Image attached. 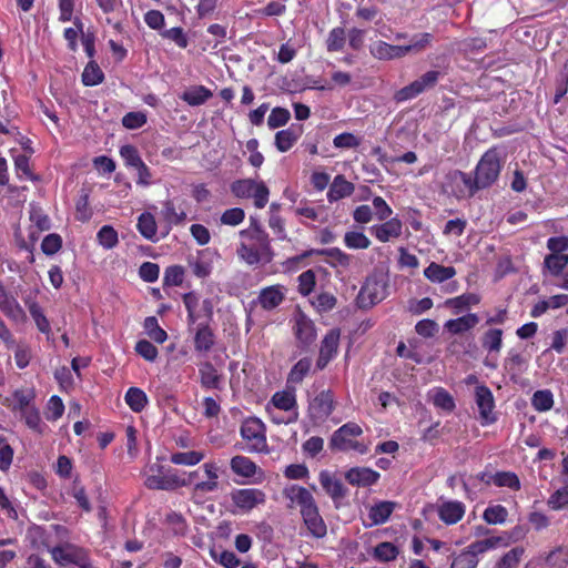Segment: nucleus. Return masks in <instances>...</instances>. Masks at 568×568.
Segmentation results:
<instances>
[{
    "instance_id": "1",
    "label": "nucleus",
    "mask_w": 568,
    "mask_h": 568,
    "mask_svg": "<svg viewBox=\"0 0 568 568\" xmlns=\"http://www.w3.org/2000/svg\"><path fill=\"white\" fill-rule=\"evenodd\" d=\"M241 242L236 248L237 256L248 265L268 264L274 252L268 234L256 223L240 232Z\"/></svg>"
},
{
    "instance_id": "2",
    "label": "nucleus",
    "mask_w": 568,
    "mask_h": 568,
    "mask_svg": "<svg viewBox=\"0 0 568 568\" xmlns=\"http://www.w3.org/2000/svg\"><path fill=\"white\" fill-rule=\"evenodd\" d=\"M508 539L503 536L489 537L483 540L471 542L467 548L458 554H453L450 568H477L478 555L499 546H507Z\"/></svg>"
},
{
    "instance_id": "3",
    "label": "nucleus",
    "mask_w": 568,
    "mask_h": 568,
    "mask_svg": "<svg viewBox=\"0 0 568 568\" xmlns=\"http://www.w3.org/2000/svg\"><path fill=\"white\" fill-rule=\"evenodd\" d=\"M430 33H420L414 36L409 44L393 45L384 41H376L371 45V53L379 60H392L405 57L408 53H418L423 51L432 41Z\"/></svg>"
},
{
    "instance_id": "4",
    "label": "nucleus",
    "mask_w": 568,
    "mask_h": 568,
    "mask_svg": "<svg viewBox=\"0 0 568 568\" xmlns=\"http://www.w3.org/2000/svg\"><path fill=\"white\" fill-rule=\"evenodd\" d=\"M51 558L60 567L73 565L79 568H95L91 561L89 550L70 542L69 539H60L52 550Z\"/></svg>"
},
{
    "instance_id": "5",
    "label": "nucleus",
    "mask_w": 568,
    "mask_h": 568,
    "mask_svg": "<svg viewBox=\"0 0 568 568\" xmlns=\"http://www.w3.org/2000/svg\"><path fill=\"white\" fill-rule=\"evenodd\" d=\"M28 538L33 548L47 550L52 555V550L60 539L70 538V531L62 525L33 526L28 530Z\"/></svg>"
},
{
    "instance_id": "6",
    "label": "nucleus",
    "mask_w": 568,
    "mask_h": 568,
    "mask_svg": "<svg viewBox=\"0 0 568 568\" xmlns=\"http://www.w3.org/2000/svg\"><path fill=\"white\" fill-rule=\"evenodd\" d=\"M501 160L497 149L486 151L475 168V181L479 190L491 186L497 180L501 171Z\"/></svg>"
},
{
    "instance_id": "7",
    "label": "nucleus",
    "mask_w": 568,
    "mask_h": 568,
    "mask_svg": "<svg viewBox=\"0 0 568 568\" xmlns=\"http://www.w3.org/2000/svg\"><path fill=\"white\" fill-rule=\"evenodd\" d=\"M231 192L240 199H253L257 209H263L268 202L270 191L263 181L253 179L236 180L231 184Z\"/></svg>"
},
{
    "instance_id": "8",
    "label": "nucleus",
    "mask_w": 568,
    "mask_h": 568,
    "mask_svg": "<svg viewBox=\"0 0 568 568\" xmlns=\"http://www.w3.org/2000/svg\"><path fill=\"white\" fill-rule=\"evenodd\" d=\"M446 187L458 200L473 197L479 187L470 174L460 170H452L445 178Z\"/></svg>"
},
{
    "instance_id": "9",
    "label": "nucleus",
    "mask_w": 568,
    "mask_h": 568,
    "mask_svg": "<svg viewBox=\"0 0 568 568\" xmlns=\"http://www.w3.org/2000/svg\"><path fill=\"white\" fill-rule=\"evenodd\" d=\"M294 500L297 501L301 508V515L310 535L316 539L325 537L327 527L314 504V499H292V501Z\"/></svg>"
},
{
    "instance_id": "10",
    "label": "nucleus",
    "mask_w": 568,
    "mask_h": 568,
    "mask_svg": "<svg viewBox=\"0 0 568 568\" xmlns=\"http://www.w3.org/2000/svg\"><path fill=\"white\" fill-rule=\"evenodd\" d=\"M265 425L256 417L245 419L241 425V436L250 452H264L267 448Z\"/></svg>"
},
{
    "instance_id": "11",
    "label": "nucleus",
    "mask_w": 568,
    "mask_h": 568,
    "mask_svg": "<svg viewBox=\"0 0 568 568\" xmlns=\"http://www.w3.org/2000/svg\"><path fill=\"white\" fill-rule=\"evenodd\" d=\"M151 474L145 478V486L151 489L173 490L181 487L179 475L172 469L165 470L163 466L154 464L150 467Z\"/></svg>"
},
{
    "instance_id": "12",
    "label": "nucleus",
    "mask_w": 568,
    "mask_h": 568,
    "mask_svg": "<svg viewBox=\"0 0 568 568\" xmlns=\"http://www.w3.org/2000/svg\"><path fill=\"white\" fill-rule=\"evenodd\" d=\"M440 77V72L436 70H430L419 77L417 80L413 81L410 84L398 90L394 99L397 102H404L410 100L424 91L432 89L436 85Z\"/></svg>"
},
{
    "instance_id": "13",
    "label": "nucleus",
    "mask_w": 568,
    "mask_h": 568,
    "mask_svg": "<svg viewBox=\"0 0 568 568\" xmlns=\"http://www.w3.org/2000/svg\"><path fill=\"white\" fill-rule=\"evenodd\" d=\"M386 297V284L376 278H367L362 286L357 301L361 307L368 308Z\"/></svg>"
},
{
    "instance_id": "14",
    "label": "nucleus",
    "mask_w": 568,
    "mask_h": 568,
    "mask_svg": "<svg viewBox=\"0 0 568 568\" xmlns=\"http://www.w3.org/2000/svg\"><path fill=\"white\" fill-rule=\"evenodd\" d=\"M334 409V396L329 390H323L308 405V414L313 420H325Z\"/></svg>"
},
{
    "instance_id": "15",
    "label": "nucleus",
    "mask_w": 568,
    "mask_h": 568,
    "mask_svg": "<svg viewBox=\"0 0 568 568\" xmlns=\"http://www.w3.org/2000/svg\"><path fill=\"white\" fill-rule=\"evenodd\" d=\"M475 397L481 424L487 425L494 423L496 416L493 412L495 403L491 390L485 385H479L476 387Z\"/></svg>"
},
{
    "instance_id": "16",
    "label": "nucleus",
    "mask_w": 568,
    "mask_h": 568,
    "mask_svg": "<svg viewBox=\"0 0 568 568\" xmlns=\"http://www.w3.org/2000/svg\"><path fill=\"white\" fill-rule=\"evenodd\" d=\"M339 343V331L331 329L324 337L320 348V355L316 362L318 369H323L337 354Z\"/></svg>"
},
{
    "instance_id": "17",
    "label": "nucleus",
    "mask_w": 568,
    "mask_h": 568,
    "mask_svg": "<svg viewBox=\"0 0 568 568\" xmlns=\"http://www.w3.org/2000/svg\"><path fill=\"white\" fill-rule=\"evenodd\" d=\"M362 433L363 430L359 425L347 423L334 432L329 445L333 449L346 452V445H349L352 438L359 436Z\"/></svg>"
},
{
    "instance_id": "18",
    "label": "nucleus",
    "mask_w": 568,
    "mask_h": 568,
    "mask_svg": "<svg viewBox=\"0 0 568 568\" xmlns=\"http://www.w3.org/2000/svg\"><path fill=\"white\" fill-rule=\"evenodd\" d=\"M294 333L302 347H308L316 339L315 325L304 314L295 318Z\"/></svg>"
},
{
    "instance_id": "19",
    "label": "nucleus",
    "mask_w": 568,
    "mask_h": 568,
    "mask_svg": "<svg viewBox=\"0 0 568 568\" xmlns=\"http://www.w3.org/2000/svg\"><path fill=\"white\" fill-rule=\"evenodd\" d=\"M0 310L11 320L23 322L26 314L18 301L0 283Z\"/></svg>"
},
{
    "instance_id": "20",
    "label": "nucleus",
    "mask_w": 568,
    "mask_h": 568,
    "mask_svg": "<svg viewBox=\"0 0 568 568\" xmlns=\"http://www.w3.org/2000/svg\"><path fill=\"white\" fill-rule=\"evenodd\" d=\"M395 509V503L382 500L373 505L368 510L369 523H364L365 527L382 525L388 520Z\"/></svg>"
},
{
    "instance_id": "21",
    "label": "nucleus",
    "mask_w": 568,
    "mask_h": 568,
    "mask_svg": "<svg viewBox=\"0 0 568 568\" xmlns=\"http://www.w3.org/2000/svg\"><path fill=\"white\" fill-rule=\"evenodd\" d=\"M465 514V506L457 500L444 501L438 507V516L446 525H454L458 523Z\"/></svg>"
},
{
    "instance_id": "22",
    "label": "nucleus",
    "mask_w": 568,
    "mask_h": 568,
    "mask_svg": "<svg viewBox=\"0 0 568 568\" xmlns=\"http://www.w3.org/2000/svg\"><path fill=\"white\" fill-rule=\"evenodd\" d=\"M403 224L400 220L394 217L387 220L385 223L381 225H375L372 227V233L379 242H388L390 239H396L402 235Z\"/></svg>"
},
{
    "instance_id": "23",
    "label": "nucleus",
    "mask_w": 568,
    "mask_h": 568,
    "mask_svg": "<svg viewBox=\"0 0 568 568\" xmlns=\"http://www.w3.org/2000/svg\"><path fill=\"white\" fill-rule=\"evenodd\" d=\"M345 477L352 485L366 487L375 484L379 474L367 467H355L349 469Z\"/></svg>"
},
{
    "instance_id": "24",
    "label": "nucleus",
    "mask_w": 568,
    "mask_h": 568,
    "mask_svg": "<svg viewBox=\"0 0 568 568\" xmlns=\"http://www.w3.org/2000/svg\"><path fill=\"white\" fill-rule=\"evenodd\" d=\"M354 191L355 185L352 182H348L344 175L339 174L334 178L327 192V199L331 203L336 202L352 195Z\"/></svg>"
},
{
    "instance_id": "25",
    "label": "nucleus",
    "mask_w": 568,
    "mask_h": 568,
    "mask_svg": "<svg viewBox=\"0 0 568 568\" xmlns=\"http://www.w3.org/2000/svg\"><path fill=\"white\" fill-rule=\"evenodd\" d=\"M268 405H272L273 408L284 410L288 414L297 412V402L294 390L276 392L272 396Z\"/></svg>"
},
{
    "instance_id": "26",
    "label": "nucleus",
    "mask_w": 568,
    "mask_h": 568,
    "mask_svg": "<svg viewBox=\"0 0 568 568\" xmlns=\"http://www.w3.org/2000/svg\"><path fill=\"white\" fill-rule=\"evenodd\" d=\"M456 275V270L453 266H444L438 263L432 262L425 270L424 276L432 283H443L453 278Z\"/></svg>"
},
{
    "instance_id": "27",
    "label": "nucleus",
    "mask_w": 568,
    "mask_h": 568,
    "mask_svg": "<svg viewBox=\"0 0 568 568\" xmlns=\"http://www.w3.org/2000/svg\"><path fill=\"white\" fill-rule=\"evenodd\" d=\"M479 323V317L476 314L469 313L455 320H449L445 323L444 327L450 334L457 335L465 333Z\"/></svg>"
},
{
    "instance_id": "28",
    "label": "nucleus",
    "mask_w": 568,
    "mask_h": 568,
    "mask_svg": "<svg viewBox=\"0 0 568 568\" xmlns=\"http://www.w3.org/2000/svg\"><path fill=\"white\" fill-rule=\"evenodd\" d=\"M200 382L202 387L206 389H220L222 376L217 373L216 368L210 363L205 362L200 366Z\"/></svg>"
},
{
    "instance_id": "29",
    "label": "nucleus",
    "mask_w": 568,
    "mask_h": 568,
    "mask_svg": "<svg viewBox=\"0 0 568 568\" xmlns=\"http://www.w3.org/2000/svg\"><path fill=\"white\" fill-rule=\"evenodd\" d=\"M480 302V298L475 293H465L457 297L448 298L445 301L444 305L448 308L453 310V313L458 315L470 306L477 305Z\"/></svg>"
},
{
    "instance_id": "30",
    "label": "nucleus",
    "mask_w": 568,
    "mask_h": 568,
    "mask_svg": "<svg viewBox=\"0 0 568 568\" xmlns=\"http://www.w3.org/2000/svg\"><path fill=\"white\" fill-rule=\"evenodd\" d=\"M301 128L291 126L275 134V146L280 152L288 151L301 136Z\"/></svg>"
},
{
    "instance_id": "31",
    "label": "nucleus",
    "mask_w": 568,
    "mask_h": 568,
    "mask_svg": "<svg viewBox=\"0 0 568 568\" xmlns=\"http://www.w3.org/2000/svg\"><path fill=\"white\" fill-rule=\"evenodd\" d=\"M140 234L152 242H156L158 224L153 214L149 212L142 213L138 219L136 225Z\"/></svg>"
},
{
    "instance_id": "32",
    "label": "nucleus",
    "mask_w": 568,
    "mask_h": 568,
    "mask_svg": "<svg viewBox=\"0 0 568 568\" xmlns=\"http://www.w3.org/2000/svg\"><path fill=\"white\" fill-rule=\"evenodd\" d=\"M214 345V334L206 323H200L195 337L194 347L197 352H209Z\"/></svg>"
},
{
    "instance_id": "33",
    "label": "nucleus",
    "mask_w": 568,
    "mask_h": 568,
    "mask_svg": "<svg viewBox=\"0 0 568 568\" xmlns=\"http://www.w3.org/2000/svg\"><path fill=\"white\" fill-rule=\"evenodd\" d=\"M284 300V294L280 290L278 286H270L264 290L258 295L260 304L265 310H273L277 307Z\"/></svg>"
},
{
    "instance_id": "34",
    "label": "nucleus",
    "mask_w": 568,
    "mask_h": 568,
    "mask_svg": "<svg viewBox=\"0 0 568 568\" xmlns=\"http://www.w3.org/2000/svg\"><path fill=\"white\" fill-rule=\"evenodd\" d=\"M206 480L195 484V493H211L217 488V467L212 463L204 464Z\"/></svg>"
},
{
    "instance_id": "35",
    "label": "nucleus",
    "mask_w": 568,
    "mask_h": 568,
    "mask_svg": "<svg viewBox=\"0 0 568 568\" xmlns=\"http://www.w3.org/2000/svg\"><path fill=\"white\" fill-rule=\"evenodd\" d=\"M399 555V548L393 542L383 541L374 547L373 556L379 562L394 561Z\"/></svg>"
},
{
    "instance_id": "36",
    "label": "nucleus",
    "mask_w": 568,
    "mask_h": 568,
    "mask_svg": "<svg viewBox=\"0 0 568 568\" xmlns=\"http://www.w3.org/2000/svg\"><path fill=\"white\" fill-rule=\"evenodd\" d=\"M212 97V92L203 85L185 91L181 99L189 105L196 106L205 103Z\"/></svg>"
},
{
    "instance_id": "37",
    "label": "nucleus",
    "mask_w": 568,
    "mask_h": 568,
    "mask_svg": "<svg viewBox=\"0 0 568 568\" xmlns=\"http://www.w3.org/2000/svg\"><path fill=\"white\" fill-rule=\"evenodd\" d=\"M125 403L135 413H140L148 404L146 394L138 387H130L125 394Z\"/></svg>"
},
{
    "instance_id": "38",
    "label": "nucleus",
    "mask_w": 568,
    "mask_h": 568,
    "mask_svg": "<svg viewBox=\"0 0 568 568\" xmlns=\"http://www.w3.org/2000/svg\"><path fill=\"white\" fill-rule=\"evenodd\" d=\"M231 469L239 476L252 477L257 466L245 456H235L231 459Z\"/></svg>"
},
{
    "instance_id": "39",
    "label": "nucleus",
    "mask_w": 568,
    "mask_h": 568,
    "mask_svg": "<svg viewBox=\"0 0 568 568\" xmlns=\"http://www.w3.org/2000/svg\"><path fill=\"white\" fill-rule=\"evenodd\" d=\"M320 481L325 489V493L331 495V497H341L344 494L342 481L336 478L334 475L322 471L320 474Z\"/></svg>"
},
{
    "instance_id": "40",
    "label": "nucleus",
    "mask_w": 568,
    "mask_h": 568,
    "mask_svg": "<svg viewBox=\"0 0 568 568\" xmlns=\"http://www.w3.org/2000/svg\"><path fill=\"white\" fill-rule=\"evenodd\" d=\"M433 404L446 413H452L455 407L454 397L444 388H436L432 396Z\"/></svg>"
},
{
    "instance_id": "41",
    "label": "nucleus",
    "mask_w": 568,
    "mask_h": 568,
    "mask_svg": "<svg viewBox=\"0 0 568 568\" xmlns=\"http://www.w3.org/2000/svg\"><path fill=\"white\" fill-rule=\"evenodd\" d=\"M213 316V303L211 300L205 298L200 303L196 310H194V316H187L189 324H195L200 321H204L203 323H209Z\"/></svg>"
},
{
    "instance_id": "42",
    "label": "nucleus",
    "mask_w": 568,
    "mask_h": 568,
    "mask_svg": "<svg viewBox=\"0 0 568 568\" xmlns=\"http://www.w3.org/2000/svg\"><path fill=\"white\" fill-rule=\"evenodd\" d=\"M312 366V359L310 357L301 358L291 369L287 382L298 384L308 374Z\"/></svg>"
},
{
    "instance_id": "43",
    "label": "nucleus",
    "mask_w": 568,
    "mask_h": 568,
    "mask_svg": "<svg viewBox=\"0 0 568 568\" xmlns=\"http://www.w3.org/2000/svg\"><path fill=\"white\" fill-rule=\"evenodd\" d=\"M532 407L538 412H547L554 406V396L549 389H541L534 393L531 398Z\"/></svg>"
},
{
    "instance_id": "44",
    "label": "nucleus",
    "mask_w": 568,
    "mask_h": 568,
    "mask_svg": "<svg viewBox=\"0 0 568 568\" xmlns=\"http://www.w3.org/2000/svg\"><path fill=\"white\" fill-rule=\"evenodd\" d=\"M204 453L197 450L174 453L171 456V462L175 465L194 466L203 460Z\"/></svg>"
},
{
    "instance_id": "45",
    "label": "nucleus",
    "mask_w": 568,
    "mask_h": 568,
    "mask_svg": "<svg viewBox=\"0 0 568 568\" xmlns=\"http://www.w3.org/2000/svg\"><path fill=\"white\" fill-rule=\"evenodd\" d=\"M144 329L148 336L156 343H164L168 334L159 326L158 320L154 316H149L144 320Z\"/></svg>"
},
{
    "instance_id": "46",
    "label": "nucleus",
    "mask_w": 568,
    "mask_h": 568,
    "mask_svg": "<svg viewBox=\"0 0 568 568\" xmlns=\"http://www.w3.org/2000/svg\"><path fill=\"white\" fill-rule=\"evenodd\" d=\"M161 215L169 225L182 224L186 219V213L178 212L172 201L164 202Z\"/></svg>"
},
{
    "instance_id": "47",
    "label": "nucleus",
    "mask_w": 568,
    "mask_h": 568,
    "mask_svg": "<svg viewBox=\"0 0 568 568\" xmlns=\"http://www.w3.org/2000/svg\"><path fill=\"white\" fill-rule=\"evenodd\" d=\"M503 331L499 328H494L487 331L483 336V347L487 349L489 353L496 352L498 353L501 348L503 344Z\"/></svg>"
},
{
    "instance_id": "48",
    "label": "nucleus",
    "mask_w": 568,
    "mask_h": 568,
    "mask_svg": "<svg viewBox=\"0 0 568 568\" xmlns=\"http://www.w3.org/2000/svg\"><path fill=\"white\" fill-rule=\"evenodd\" d=\"M525 549L523 547H515L507 551L496 564L497 568H516L523 556Z\"/></svg>"
},
{
    "instance_id": "49",
    "label": "nucleus",
    "mask_w": 568,
    "mask_h": 568,
    "mask_svg": "<svg viewBox=\"0 0 568 568\" xmlns=\"http://www.w3.org/2000/svg\"><path fill=\"white\" fill-rule=\"evenodd\" d=\"M97 236L99 244L106 250L113 248L119 242L118 232L110 225L102 226Z\"/></svg>"
},
{
    "instance_id": "50",
    "label": "nucleus",
    "mask_w": 568,
    "mask_h": 568,
    "mask_svg": "<svg viewBox=\"0 0 568 568\" xmlns=\"http://www.w3.org/2000/svg\"><path fill=\"white\" fill-rule=\"evenodd\" d=\"M103 72L94 62L88 63L82 73V82L89 87L101 83L103 81Z\"/></svg>"
},
{
    "instance_id": "51",
    "label": "nucleus",
    "mask_w": 568,
    "mask_h": 568,
    "mask_svg": "<svg viewBox=\"0 0 568 568\" xmlns=\"http://www.w3.org/2000/svg\"><path fill=\"white\" fill-rule=\"evenodd\" d=\"M567 265L568 255L566 254H549L545 257V266L552 275H559Z\"/></svg>"
},
{
    "instance_id": "52",
    "label": "nucleus",
    "mask_w": 568,
    "mask_h": 568,
    "mask_svg": "<svg viewBox=\"0 0 568 568\" xmlns=\"http://www.w3.org/2000/svg\"><path fill=\"white\" fill-rule=\"evenodd\" d=\"M508 511L500 505L488 507L484 511V520L489 525L503 524L507 518Z\"/></svg>"
},
{
    "instance_id": "53",
    "label": "nucleus",
    "mask_w": 568,
    "mask_h": 568,
    "mask_svg": "<svg viewBox=\"0 0 568 568\" xmlns=\"http://www.w3.org/2000/svg\"><path fill=\"white\" fill-rule=\"evenodd\" d=\"M166 523L171 527L174 535H176V536H185L186 535L189 526H187L185 518L182 515H180L175 511H172L166 515Z\"/></svg>"
},
{
    "instance_id": "54",
    "label": "nucleus",
    "mask_w": 568,
    "mask_h": 568,
    "mask_svg": "<svg viewBox=\"0 0 568 568\" xmlns=\"http://www.w3.org/2000/svg\"><path fill=\"white\" fill-rule=\"evenodd\" d=\"M120 155L123 159L125 165L133 168V169H135L143 162L139 154L138 149L131 144L121 146Z\"/></svg>"
},
{
    "instance_id": "55",
    "label": "nucleus",
    "mask_w": 568,
    "mask_h": 568,
    "mask_svg": "<svg viewBox=\"0 0 568 568\" xmlns=\"http://www.w3.org/2000/svg\"><path fill=\"white\" fill-rule=\"evenodd\" d=\"M344 242L349 248H367L371 245L369 239L362 232H347Z\"/></svg>"
},
{
    "instance_id": "56",
    "label": "nucleus",
    "mask_w": 568,
    "mask_h": 568,
    "mask_svg": "<svg viewBox=\"0 0 568 568\" xmlns=\"http://www.w3.org/2000/svg\"><path fill=\"white\" fill-rule=\"evenodd\" d=\"M211 556L224 568H236L240 565V559L233 551L222 550L217 552L216 550H211Z\"/></svg>"
},
{
    "instance_id": "57",
    "label": "nucleus",
    "mask_w": 568,
    "mask_h": 568,
    "mask_svg": "<svg viewBox=\"0 0 568 568\" xmlns=\"http://www.w3.org/2000/svg\"><path fill=\"white\" fill-rule=\"evenodd\" d=\"M290 118L291 113L288 110L284 108H274L268 115L267 125L271 129L283 126L288 122Z\"/></svg>"
},
{
    "instance_id": "58",
    "label": "nucleus",
    "mask_w": 568,
    "mask_h": 568,
    "mask_svg": "<svg viewBox=\"0 0 568 568\" xmlns=\"http://www.w3.org/2000/svg\"><path fill=\"white\" fill-rule=\"evenodd\" d=\"M525 365L524 357L516 352H509L508 357L505 359V368L511 374V376H517L523 372V366Z\"/></svg>"
},
{
    "instance_id": "59",
    "label": "nucleus",
    "mask_w": 568,
    "mask_h": 568,
    "mask_svg": "<svg viewBox=\"0 0 568 568\" xmlns=\"http://www.w3.org/2000/svg\"><path fill=\"white\" fill-rule=\"evenodd\" d=\"M184 280V268L180 265L169 266L164 274V284L179 286Z\"/></svg>"
},
{
    "instance_id": "60",
    "label": "nucleus",
    "mask_w": 568,
    "mask_h": 568,
    "mask_svg": "<svg viewBox=\"0 0 568 568\" xmlns=\"http://www.w3.org/2000/svg\"><path fill=\"white\" fill-rule=\"evenodd\" d=\"M298 292L304 295V296H307L308 294H311V292L313 291L314 286H315V273L312 271V270H307L305 272H303L300 276H298Z\"/></svg>"
},
{
    "instance_id": "61",
    "label": "nucleus",
    "mask_w": 568,
    "mask_h": 568,
    "mask_svg": "<svg viewBox=\"0 0 568 568\" xmlns=\"http://www.w3.org/2000/svg\"><path fill=\"white\" fill-rule=\"evenodd\" d=\"M64 412V405L62 399L54 395L52 396L48 402L47 413L45 417L49 420H57L59 419Z\"/></svg>"
},
{
    "instance_id": "62",
    "label": "nucleus",
    "mask_w": 568,
    "mask_h": 568,
    "mask_svg": "<svg viewBox=\"0 0 568 568\" xmlns=\"http://www.w3.org/2000/svg\"><path fill=\"white\" fill-rule=\"evenodd\" d=\"M61 236L55 233L47 235L41 243V250L47 255L55 254L61 248Z\"/></svg>"
},
{
    "instance_id": "63",
    "label": "nucleus",
    "mask_w": 568,
    "mask_h": 568,
    "mask_svg": "<svg viewBox=\"0 0 568 568\" xmlns=\"http://www.w3.org/2000/svg\"><path fill=\"white\" fill-rule=\"evenodd\" d=\"M136 353L149 362H154L158 357V348L149 341L141 339L135 345Z\"/></svg>"
},
{
    "instance_id": "64",
    "label": "nucleus",
    "mask_w": 568,
    "mask_h": 568,
    "mask_svg": "<svg viewBox=\"0 0 568 568\" xmlns=\"http://www.w3.org/2000/svg\"><path fill=\"white\" fill-rule=\"evenodd\" d=\"M493 483L498 487L519 488V479L514 473H497L493 477Z\"/></svg>"
}]
</instances>
